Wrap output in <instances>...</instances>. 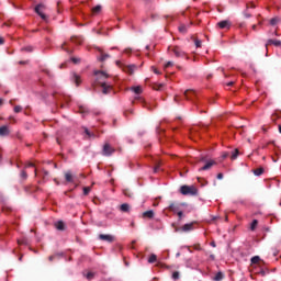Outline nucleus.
<instances>
[{"mask_svg": "<svg viewBox=\"0 0 281 281\" xmlns=\"http://www.w3.org/2000/svg\"><path fill=\"white\" fill-rule=\"evenodd\" d=\"M179 32H181L182 34H186V32H188V29L186 27V25H181L179 26Z\"/></svg>", "mask_w": 281, "mask_h": 281, "instance_id": "nucleus-37", "label": "nucleus"}, {"mask_svg": "<svg viewBox=\"0 0 281 281\" xmlns=\"http://www.w3.org/2000/svg\"><path fill=\"white\" fill-rule=\"evenodd\" d=\"M4 41L3 37H0V45H3Z\"/></svg>", "mask_w": 281, "mask_h": 281, "instance_id": "nucleus-59", "label": "nucleus"}, {"mask_svg": "<svg viewBox=\"0 0 281 281\" xmlns=\"http://www.w3.org/2000/svg\"><path fill=\"white\" fill-rule=\"evenodd\" d=\"M71 61H72L75 65H78V63H80V58L72 57V58H71Z\"/></svg>", "mask_w": 281, "mask_h": 281, "instance_id": "nucleus-43", "label": "nucleus"}, {"mask_svg": "<svg viewBox=\"0 0 281 281\" xmlns=\"http://www.w3.org/2000/svg\"><path fill=\"white\" fill-rule=\"evenodd\" d=\"M54 259H56V255H53V256L48 257L49 262H53Z\"/></svg>", "mask_w": 281, "mask_h": 281, "instance_id": "nucleus-50", "label": "nucleus"}, {"mask_svg": "<svg viewBox=\"0 0 281 281\" xmlns=\"http://www.w3.org/2000/svg\"><path fill=\"white\" fill-rule=\"evenodd\" d=\"M71 43H80V40L77 36L70 37Z\"/></svg>", "mask_w": 281, "mask_h": 281, "instance_id": "nucleus-40", "label": "nucleus"}, {"mask_svg": "<svg viewBox=\"0 0 281 281\" xmlns=\"http://www.w3.org/2000/svg\"><path fill=\"white\" fill-rule=\"evenodd\" d=\"M85 133H86V135H88V137H94V135L91 134V132H89L88 128L85 130Z\"/></svg>", "mask_w": 281, "mask_h": 281, "instance_id": "nucleus-44", "label": "nucleus"}, {"mask_svg": "<svg viewBox=\"0 0 281 281\" xmlns=\"http://www.w3.org/2000/svg\"><path fill=\"white\" fill-rule=\"evenodd\" d=\"M131 91H134L136 95H139L143 92L140 86L132 87Z\"/></svg>", "mask_w": 281, "mask_h": 281, "instance_id": "nucleus-22", "label": "nucleus"}, {"mask_svg": "<svg viewBox=\"0 0 281 281\" xmlns=\"http://www.w3.org/2000/svg\"><path fill=\"white\" fill-rule=\"evenodd\" d=\"M244 16H245L246 19H251V14L247 13V11L244 12Z\"/></svg>", "mask_w": 281, "mask_h": 281, "instance_id": "nucleus-49", "label": "nucleus"}, {"mask_svg": "<svg viewBox=\"0 0 281 281\" xmlns=\"http://www.w3.org/2000/svg\"><path fill=\"white\" fill-rule=\"evenodd\" d=\"M46 9H47V7L43 3L37 4L34 9L36 14H38V16H41V19L43 21H47V15H45V13H43V11Z\"/></svg>", "mask_w": 281, "mask_h": 281, "instance_id": "nucleus-4", "label": "nucleus"}, {"mask_svg": "<svg viewBox=\"0 0 281 281\" xmlns=\"http://www.w3.org/2000/svg\"><path fill=\"white\" fill-rule=\"evenodd\" d=\"M123 194L128 196V199H133V191H131V189L123 190Z\"/></svg>", "mask_w": 281, "mask_h": 281, "instance_id": "nucleus-25", "label": "nucleus"}, {"mask_svg": "<svg viewBox=\"0 0 281 281\" xmlns=\"http://www.w3.org/2000/svg\"><path fill=\"white\" fill-rule=\"evenodd\" d=\"M217 27H220V30H229V27H232V22H229V20H223L217 23Z\"/></svg>", "mask_w": 281, "mask_h": 281, "instance_id": "nucleus-8", "label": "nucleus"}, {"mask_svg": "<svg viewBox=\"0 0 281 281\" xmlns=\"http://www.w3.org/2000/svg\"><path fill=\"white\" fill-rule=\"evenodd\" d=\"M94 76L98 77L97 85H100V87L102 88L103 95H109V93H111V91H113V86L111 83H106V82L102 81V78H109L106 72L94 71Z\"/></svg>", "mask_w": 281, "mask_h": 281, "instance_id": "nucleus-1", "label": "nucleus"}, {"mask_svg": "<svg viewBox=\"0 0 281 281\" xmlns=\"http://www.w3.org/2000/svg\"><path fill=\"white\" fill-rule=\"evenodd\" d=\"M25 168H34V164L29 162L27 165H25Z\"/></svg>", "mask_w": 281, "mask_h": 281, "instance_id": "nucleus-51", "label": "nucleus"}, {"mask_svg": "<svg viewBox=\"0 0 281 281\" xmlns=\"http://www.w3.org/2000/svg\"><path fill=\"white\" fill-rule=\"evenodd\" d=\"M136 100H138V102H142V104L144 105V106H146V101H144V99H142V98H136Z\"/></svg>", "mask_w": 281, "mask_h": 281, "instance_id": "nucleus-47", "label": "nucleus"}, {"mask_svg": "<svg viewBox=\"0 0 281 281\" xmlns=\"http://www.w3.org/2000/svg\"><path fill=\"white\" fill-rule=\"evenodd\" d=\"M22 52L32 53V52H34V46H25V47L22 48Z\"/></svg>", "mask_w": 281, "mask_h": 281, "instance_id": "nucleus-33", "label": "nucleus"}, {"mask_svg": "<svg viewBox=\"0 0 281 281\" xmlns=\"http://www.w3.org/2000/svg\"><path fill=\"white\" fill-rule=\"evenodd\" d=\"M256 227H258V221L257 220H252V222L250 224V231L255 232Z\"/></svg>", "mask_w": 281, "mask_h": 281, "instance_id": "nucleus-30", "label": "nucleus"}, {"mask_svg": "<svg viewBox=\"0 0 281 281\" xmlns=\"http://www.w3.org/2000/svg\"><path fill=\"white\" fill-rule=\"evenodd\" d=\"M89 192H91V187H85V188H83V194H85V196H87V194H89Z\"/></svg>", "mask_w": 281, "mask_h": 281, "instance_id": "nucleus-36", "label": "nucleus"}, {"mask_svg": "<svg viewBox=\"0 0 281 281\" xmlns=\"http://www.w3.org/2000/svg\"><path fill=\"white\" fill-rule=\"evenodd\" d=\"M135 69H137V66L135 65L123 66V71H125V74H130V76L135 74Z\"/></svg>", "mask_w": 281, "mask_h": 281, "instance_id": "nucleus-10", "label": "nucleus"}, {"mask_svg": "<svg viewBox=\"0 0 281 281\" xmlns=\"http://www.w3.org/2000/svg\"><path fill=\"white\" fill-rule=\"evenodd\" d=\"M158 260V257L155 254H151L148 258L149 263H155Z\"/></svg>", "mask_w": 281, "mask_h": 281, "instance_id": "nucleus-26", "label": "nucleus"}, {"mask_svg": "<svg viewBox=\"0 0 281 281\" xmlns=\"http://www.w3.org/2000/svg\"><path fill=\"white\" fill-rule=\"evenodd\" d=\"M224 279L223 272H217L216 276H214V281H222Z\"/></svg>", "mask_w": 281, "mask_h": 281, "instance_id": "nucleus-24", "label": "nucleus"}, {"mask_svg": "<svg viewBox=\"0 0 281 281\" xmlns=\"http://www.w3.org/2000/svg\"><path fill=\"white\" fill-rule=\"evenodd\" d=\"M87 279L92 280L93 279V272H88L87 273Z\"/></svg>", "mask_w": 281, "mask_h": 281, "instance_id": "nucleus-46", "label": "nucleus"}, {"mask_svg": "<svg viewBox=\"0 0 281 281\" xmlns=\"http://www.w3.org/2000/svg\"><path fill=\"white\" fill-rule=\"evenodd\" d=\"M172 280H179V272L178 271L172 272Z\"/></svg>", "mask_w": 281, "mask_h": 281, "instance_id": "nucleus-38", "label": "nucleus"}, {"mask_svg": "<svg viewBox=\"0 0 281 281\" xmlns=\"http://www.w3.org/2000/svg\"><path fill=\"white\" fill-rule=\"evenodd\" d=\"M194 224H196L195 222H191L188 223L183 226H180L179 228L176 229V232H180V233H189L192 232L194 229Z\"/></svg>", "mask_w": 281, "mask_h": 281, "instance_id": "nucleus-6", "label": "nucleus"}, {"mask_svg": "<svg viewBox=\"0 0 281 281\" xmlns=\"http://www.w3.org/2000/svg\"><path fill=\"white\" fill-rule=\"evenodd\" d=\"M14 113H21V111H23V106L21 105H15L13 109Z\"/></svg>", "mask_w": 281, "mask_h": 281, "instance_id": "nucleus-35", "label": "nucleus"}, {"mask_svg": "<svg viewBox=\"0 0 281 281\" xmlns=\"http://www.w3.org/2000/svg\"><path fill=\"white\" fill-rule=\"evenodd\" d=\"M10 135V128H8V125H3L0 127V137H5Z\"/></svg>", "mask_w": 281, "mask_h": 281, "instance_id": "nucleus-15", "label": "nucleus"}, {"mask_svg": "<svg viewBox=\"0 0 281 281\" xmlns=\"http://www.w3.org/2000/svg\"><path fill=\"white\" fill-rule=\"evenodd\" d=\"M200 161H205V157H202V158L200 159Z\"/></svg>", "mask_w": 281, "mask_h": 281, "instance_id": "nucleus-64", "label": "nucleus"}, {"mask_svg": "<svg viewBox=\"0 0 281 281\" xmlns=\"http://www.w3.org/2000/svg\"><path fill=\"white\" fill-rule=\"evenodd\" d=\"M175 65V61H168L167 64H165V69H168L169 67H172Z\"/></svg>", "mask_w": 281, "mask_h": 281, "instance_id": "nucleus-39", "label": "nucleus"}, {"mask_svg": "<svg viewBox=\"0 0 281 281\" xmlns=\"http://www.w3.org/2000/svg\"><path fill=\"white\" fill-rule=\"evenodd\" d=\"M194 44H195V47H201L202 42H201V40L195 38Z\"/></svg>", "mask_w": 281, "mask_h": 281, "instance_id": "nucleus-41", "label": "nucleus"}, {"mask_svg": "<svg viewBox=\"0 0 281 281\" xmlns=\"http://www.w3.org/2000/svg\"><path fill=\"white\" fill-rule=\"evenodd\" d=\"M72 81L77 87H80V82H82V80H80V76H78L76 72L72 74Z\"/></svg>", "mask_w": 281, "mask_h": 281, "instance_id": "nucleus-21", "label": "nucleus"}, {"mask_svg": "<svg viewBox=\"0 0 281 281\" xmlns=\"http://www.w3.org/2000/svg\"><path fill=\"white\" fill-rule=\"evenodd\" d=\"M260 274H261L262 277H266V271H265V270H261Z\"/></svg>", "mask_w": 281, "mask_h": 281, "instance_id": "nucleus-58", "label": "nucleus"}, {"mask_svg": "<svg viewBox=\"0 0 281 281\" xmlns=\"http://www.w3.org/2000/svg\"><path fill=\"white\" fill-rule=\"evenodd\" d=\"M3 105V99H0V106Z\"/></svg>", "mask_w": 281, "mask_h": 281, "instance_id": "nucleus-62", "label": "nucleus"}, {"mask_svg": "<svg viewBox=\"0 0 281 281\" xmlns=\"http://www.w3.org/2000/svg\"><path fill=\"white\" fill-rule=\"evenodd\" d=\"M169 210H170V212H181V204L172 202L169 205Z\"/></svg>", "mask_w": 281, "mask_h": 281, "instance_id": "nucleus-14", "label": "nucleus"}, {"mask_svg": "<svg viewBox=\"0 0 281 281\" xmlns=\"http://www.w3.org/2000/svg\"><path fill=\"white\" fill-rule=\"evenodd\" d=\"M220 220H221V216L211 215L210 218H205V222L209 223V224H213V223H216Z\"/></svg>", "mask_w": 281, "mask_h": 281, "instance_id": "nucleus-17", "label": "nucleus"}, {"mask_svg": "<svg viewBox=\"0 0 281 281\" xmlns=\"http://www.w3.org/2000/svg\"><path fill=\"white\" fill-rule=\"evenodd\" d=\"M180 192L183 194V196H196L199 194V189L194 186H182L180 187Z\"/></svg>", "mask_w": 281, "mask_h": 281, "instance_id": "nucleus-2", "label": "nucleus"}, {"mask_svg": "<svg viewBox=\"0 0 281 281\" xmlns=\"http://www.w3.org/2000/svg\"><path fill=\"white\" fill-rule=\"evenodd\" d=\"M115 153V148L111 146V144L105 143L102 148V155L103 157H111Z\"/></svg>", "mask_w": 281, "mask_h": 281, "instance_id": "nucleus-5", "label": "nucleus"}, {"mask_svg": "<svg viewBox=\"0 0 281 281\" xmlns=\"http://www.w3.org/2000/svg\"><path fill=\"white\" fill-rule=\"evenodd\" d=\"M99 240L106 241V243H113L114 237L112 235H99Z\"/></svg>", "mask_w": 281, "mask_h": 281, "instance_id": "nucleus-12", "label": "nucleus"}, {"mask_svg": "<svg viewBox=\"0 0 281 281\" xmlns=\"http://www.w3.org/2000/svg\"><path fill=\"white\" fill-rule=\"evenodd\" d=\"M168 52H172L176 58H183V56H186V52H183L179 46H169Z\"/></svg>", "mask_w": 281, "mask_h": 281, "instance_id": "nucleus-3", "label": "nucleus"}, {"mask_svg": "<svg viewBox=\"0 0 281 281\" xmlns=\"http://www.w3.org/2000/svg\"><path fill=\"white\" fill-rule=\"evenodd\" d=\"M79 112H80V113H87V109H86L85 106H80V108H79Z\"/></svg>", "mask_w": 281, "mask_h": 281, "instance_id": "nucleus-48", "label": "nucleus"}, {"mask_svg": "<svg viewBox=\"0 0 281 281\" xmlns=\"http://www.w3.org/2000/svg\"><path fill=\"white\" fill-rule=\"evenodd\" d=\"M250 8H252V9H254V8H256V4H254V3H250Z\"/></svg>", "mask_w": 281, "mask_h": 281, "instance_id": "nucleus-63", "label": "nucleus"}, {"mask_svg": "<svg viewBox=\"0 0 281 281\" xmlns=\"http://www.w3.org/2000/svg\"><path fill=\"white\" fill-rule=\"evenodd\" d=\"M161 165L158 162L156 166H155V168H154V172L155 173H157V172H159V167H160Z\"/></svg>", "mask_w": 281, "mask_h": 281, "instance_id": "nucleus-45", "label": "nucleus"}, {"mask_svg": "<svg viewBox=\"0 0 281 281\" xmlns=\"http://www.w3.org/2000/svg\"><path fill=\"white\" fill-rule=\"evenodd\" d=\"M269 45H274V47H281V41L279 40H268L266 43V49H269Z\"/></svg>", "mask_w": 281, "mask_h": 281, "instance_id": "nucleus-11", "label": "nucleus"}, {"mask_svg": "<svg viewBox=\"0 0 281 281\" xmlns=\"http://www.w3.org/2000/svg\"><path fill=\"white\" fill-rule=\"evenodd\" d=\"M101 56L99 57L100 63H104V60H106L108 58H111V55L103 53L102 49H99Z\"/></svg>", "mask_w": 281, "mask_h": 281, "instance_id": "nucleus-18", "label": "nucleus"}, {"mask_svg": "<svg viewBox=\"0 0 281 281\" xmlns=\"http://www.w3.org/2000/svg\"><path fill=\"white\" fill-rule=\"evenodd\" d=\"M54 226H55V229H57L59 232L65 231V223L61 221L55 222Z\"/></svg>", "mask_w": 281, "mask_h": 281, "instance_id": "nucleus-16", "label": "nucleus"}, {"mask_svg": "<svg viewBox=\"0 0 281 281\" xmlns=\"http://www.w3.org/2000/svg\"><path fill=\"white\" fill-rule=\"evenodd\" d=\"M20 177L23 181L27 180V172L25 170H22Z\"/></svg>", "mask_w": 281, "mask_h": 281, "instance_id": "nucleus-34", "label": "nucleus"}, {"mask_svg": "<svg viewBox=\"0 0 281 281\" xmlns=\"http://www.w3.org/2000/svg\"><path fill=\"white\" fill-rule=\"evenodd\" d=\"M227 87H234V81L228 82Z\"/></svg>", "mask_w": 281, "mask_h": 281, "instance_id": "nucleus-55", "label": "nucleus"}, {"mask_svg": "<svg viewBox=\"0 0 281 281\" xmlns=\"http://www.w3.org/2000/svg\"><path fill=\"white\" fill-rule=\"evenodd\" d=\"M252 172H254L255 177H260V176L265 175V168L259 167L257 169H254Z\"/></svg>", "mask_w": 281, "mask_h": 281, "instance_id": "nucleus-20", "label": "nucleus"}, {"mask_svg": "<svg viewBox=\"0 0 281 281\" xmlns=\"http://www.w3.org/2000/svg\"><path fill=\"white\" fill-rule=\"evenodd\" d=\"M250 261H251V265H258V262H260L261 259L258 256H255V257L251 258Z\"/></svg>", "mask_w": 281, "mask_h": 281, "instance_id": "nucleus-32", "label": "nucleus"}, {"mask_svg": "<svg viewBox=\"0 0 281 281\" xmlns=\"http://www.w3.org/2000/svg\"><path fill=\"white\" fill-rule=\"evenodd\" d=\"M153 89H155V91H161L164 83H154Z\"/></svg>", "mask_w": 281, "mask_h": 281, "instance_id": "nucleus-27", "label": "nucleus"}, {"mask_svg": "<svg viewBox=\"0 0 281 281\" xmlns=\"http://www.w3.org/2000/svg\"><path fill=\"white\" fill-rule=\"evenodd\" d=\"M140 217L144 218V220H151V218L155 217V213H153V212H145V213H142Z\"/></svg>", "mask_w": 281, "mask_h": 281, "instance_id": "nucleus-19", "label": "nucleus"}, {"mask_svg": "<svg viewBox=\"0 0 281 281\" xmlns=\"http://www.w3.org/2000/svg\"><path fill=\"white\" fill-rule=\"evenodd\" d=\"M19 65H27V61H19Z\"/></svg>", "mask_w": 281, "mask_h": 281, "instance_id": "nucleus-56", "label": "nucleus"}, {"mask_svg": "<svg viewBox=\"0 0 281 281\" xmlns=\"http://www.w3.org/2000/svg\"><path fill=\"white\" fill-rule=\"evenodd\" d=\"M280 23V18L276 16L270 20V25H278Z\"/></svg>", "mask_w": 281, "mask_h": 281, "instance_id": "nucleus-28", "label": "nucleus"}, {"mask_svg": "<svg viewBox=\"0 0 281 281\" xmlns=\"http://www.w3.org/2000/svg\"><path fill=\"white\" fill-rule=\"evenodd\" d=\"M213 166H216V161H215V160H207V161L205 162V165L199 169V172H203V171H205V170H211V168H212Z\"/></svg>", "mask_w": 281, "mask_h": 281, "instance_id": "nucleus-7", "label": "nucleus"}, {"mask_svg": "<svg viewBox=\"0 0 281 281\" xmlns=\"http://www.w3.org/2000/svg\"><path fill=\"white\" fill-rule=\"evenodd\" d=\"M194 95H196V93L194 92V90H186L184 91V98L186 100H190L192 102V100H194Z\"/></svg>", "mask_w": 281, "mask_h": 281, "instance_id": "nucleus-13", "label": "nucleus"}, {"mask_svg": "<svg viewBox=\"0 0 281 281\" xmlns=\"http://www.w3.org/2000/svg\"><path fill=\"white\" fill-rule=\"evenodd\" d=\"M151 71H154V74H156L157 76H159V74H161L155 66H151Z\"/></svg>", "mask_w": 281, "mask_h": 281, "instance_id": "nucleus-42", "label": "nucleus"}, {"mask_svg": "<svg viewBox=\"0 0 281 281\" xmlns=\"http://www.w3.org/2000/svg\"><path fill=\"white\" fill-rule=\"evenodd\" d=\"M175 102H179V97H175Z\"/></svg>", "mask_w": 281, "mask_h": 281, "instance_id": "nucleus-61", "label": "nucleus"}, {"mask_svg": "<svg viewBox=\"0 0 281 281\" xmlns=\"http://www.w3.org/2000/svg\"><path fill=\"white\" fill-rule=\"evenodd\" d=\"M178 217L181 220L183 217V213L182 212H179L178 213Z\"/></svg>", "mask_w": 281, "mask_h": 281, "instance_id": "nucleus-53", "label": "nucleus"}, {"mask_svg": "<svg viewBox=\"0 0 281 281\" xmlns=\"http://www.w3.org/2000/svg\"><path fill=\"white\" fill-rule=\"evenodd\" d=\"M227 157H228V154L223 155V159H227Z\"/></svg>", "mask_w": 281, "mask_h": 281, "instance_id": "nucleus-60", "label": "nucleus"}, {"mask_svg": "<svg viewBox=\"0 0 281 281\" xmlns=\"http://www.w3.org/2000/svg\"><path fill=\"white\" fill-rule=\"evenodd\" d=\"M121 212H128L131 210V205L128 203H124L120 206Z\"/></svg>", "mask_w": 281, "mask_h": 281, "instance_id": "nucleus-23", "label": "nucleus"}, {"mask_svg": "<svg viewBox=\"0 0 281 281\" xmlns=\"http://www.w3.org/2000/svg\"><path fill=\"white\" fill-rule=\"evenodd\" d=\"M101 11H102V5H100V4H98L97 7H94V8L92 9L93 14H98V13L101 12Z\"/></svg>", "mask_w": 281, "mask_h": 281, "instance_id": "nucleus-31", "label": "nucleus"}, {"mask_svg": "<svg viewBox=\"0 0 281 281\" xmlns=\"http://www.w3.org/2000/svg\"><path fill=\"white\" fill-rule=\"evenodd\" d=\"M211 247H213V248H216V244H215V241H211Z\"/></svg>", "mask_w": 281, "mask_h": 281, "instance_id": "nucleus-54", "label": "nucleus"}, {"mask_svg": "<svg viewBox=\"0 0 281 281\" xmlns=\"http://www.w3.org/2000/svg\"><path fill=\"white\" fill-rule=\"evenodd\" d=\"M238 155H240V151L238 149H235L233 153H232V156H231V159H238Z\"/></svg>", "mask_w": 281, "mask_h": 281, "instance_id": "nucleus-29", "label": "nucleus"}, {"mask_svg": "<svg viewBox=\"0 0 281 281\" xmlns=\"http://www.w3.org/2000/svg\"><path fill=\"white\" fill-rule=\"evenodd\" d=\"M65 180L67 181V183H76V177L74 176V173L71 171H66L64 173Z\"/></svg>", "mask_w": 281, "mask_h": 281, "instance_id": "nucleus-9", "label": "nucleus"}, {"mask_svg": "<svg viewBox=\"0 0 281 281\" xmlns=\"http://www.w3.org/2000/svg\"><path fill=\"white\" fill-rule=\"evenodd\" d=\"M217 179H223V173H218Z\"/></svg>", "mask_w": 281, "mask_h": 281, "instance_id": "nucleus-57", "label": "nucleus"}, {"mask_svg": "<svg viewBox=\"0 0 281 281\" xmlns=\"http://www.w3.org/2000/svg\"><path fill=\"white\" fill-rule=\"evenodd\" d=\"M43 175H44V177H49V171L44 170V171H43Z\"/></svg>", "mask_w": 281, "mask_h": 281, "instance_id": "nucleus-52", "label": "nucleus"}]
</instances>
